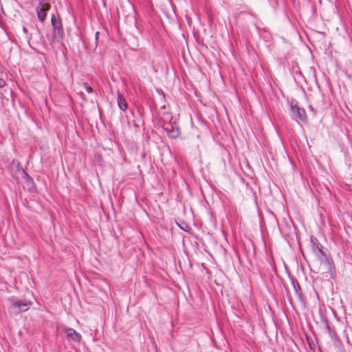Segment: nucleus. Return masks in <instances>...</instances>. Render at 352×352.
<instances>
[{"instance_id":"obj_1","label":"nucleus","mask_w":352,"mask_h":352,"mask_svg":"<svg viewBox=\"0 0 352 352\" xmlns=\"http://www.w3.org/2000/svg\"><path fill=\"white\" fill-rule=\"evenodd\" d=\"M316 256L320 263L324 265L327 272L329 273L330 276L335 278L336 276V267L331 256L325 252H320Z\"/></svg>"},{"instance_id":"obj_2","label":"nucleus","mask_w":352,"mask_h":352,"mask_svg":"<svg viewBox=\"0 0 352 352\" xmlns=\"http://www.w3.org/2000/svg\"><path fill=\"white\" fill-rule=\"evenodd\" d=\"M31 305V302L27 300H16L10 305L11 311L15 315L28 311Z\"/></svg>"},{"instance_id":"obj_3","label":"nucleus","mask_w":352,"mask_h":352,"mask_svg":"<svg viewBox=\"0 0 352 352\" xmlns=\"http://www.w3.org/2000/svg\"><path fill=\"white\" fill-rule=\"evenodd\" d=\"M66 339L69 342H79L82 338L81 335L72 328L64 329Z\"/></svg>"},{"instance_id":"obj_4","label":"nucleus","mask_w":352,"mask_h":352,"mask_svg":"<svg viewBox=\"0 0 352 352\" xmlns=\"http://www.w3.org/2000/svg\"><path fill=\"white\" fill-rule=\"evenodd\" d=\"M326 329L328 331L330 338L334 341L335 346L336 347H340L342 349H343L342 342L340 340L336 330L332 329L328 324H327Z\"/></svg>"},{"instance_id":"obj_5","label":"nucleus","mask_w":352,"mask_h":352,"mask_svg":"<svg viewBox=\"0 0 352 352\" xmlns=\"http://www.w3.org/2000/svg\"><path fill=\"white\" fill-rule=\"evenodd\" d=\"M290 116L292 119L296 120L298 122H306L307 115L306 111H290Z\"/></svg>"},{"instance_id":"obj_6","label":"nucleus","mask_w":352,"mask_h":352,"mask_svg":"<svg viewBox=\"0 0 352 352\" xmlns=\"http://www.w3.org/2000/svg\"><path fill=\"white\" fill-rule=\"evenodd\" d=\"M311 248L314 252L316 254V255L318 254V253H320V252H324L323 245L319 243L318 240L316 238L311 237Z\"/></svg>"},{"instance_id":"obj_7","label":"nucleus","mask_w":352,"mask_h":352,"mask_svg":"<svg viewBox=\"0 0 352 352\" xmlns=\"http://www.w3.org/2000/svg\"><path fill=\"white\" fill-rule=\"evenodd\" d=\"M36 12L37 14L38 19L41 23H43L46 19L47 12L45 10H43V8L42 7H40L39 6H38L36 8Z\"/></svg>"},{"instance_id":"obj_8","label":"nucleus","mask_w":352,"mask_h":352,"mask_svg":"<svg viewBox=\"0 0 352 352\" xmlns=\"http://www.w3.org/2000/svg\"><path fill=\"white\" fill-rule=\"evenodd\" d=\"M118 104L120 110H126L127 109V103L124 98L121 95L118 94Z\"/></svg>"},{"instance_id":"obj_9","label":"nucleus","mask_w":352,"mask_h":352,"mask_svg":"<svg viewBox=\"0 0 352 352\" xmlns=\"http://www.w3.org/2000/svg\"><path fill=\"white\" fill-rule=\"evenodd\" d=\"M38 6L42 7L46 12L51 9L50 0H39V3Z\"/></svg>"},{"instance_id":"obj_10","label":"nucleus","mask_w":352,"mask_h":352,"mask_svg":"<svg viewBox=\"0 0 352 352\" xmlns=\"http://www.w3.org/2000/svg\"><path fill=\"white\" fill-rule=\"evenodd\" d=\"M291 283L292 285L293 288L294 289L295 292L298 294V289L300 290V284L298 283L297 279L294 278V276L290 277Z\"/></svg>"},{"instance_id":"obj_11","label":"nucleus","mask_w":352,"mask_h":352,"mask_svg":"<svg viewBox=\"0 0 352 352\" xmlns=\"http://www.w3.org/2000/svg\"><path fill=\"white\" fill-rule=\"evenodd\" d=\"M52 27H53V31H54V35H56V34L59 35L60 34V32H63L62 23L60 21H58V24L55 25V26H52Z\"/></svg>"},{"instance_id":"obj_12","label":"nucleus","mask_w":352,"mask_h":352,"mask_svg":"<svg viewBox=\"0 0 352 352\" xmlns=\"http://www.w3.org/2000/svg\"><path fill=\"white\" fill-rule=\"evenodd\" d=\"M291 110H301L300 107L298 105V102L296 100H292Z\"/></svg>"},{"instance_id":"obj_13","label":"nucleus","mask_w":352,"mask_h":352,"mask_svg":"<svg viewBox=\"0 0 352 352\" xmlns=\"http://www.w3.org/2000/svg\"><path fill=\"white\" fill-rule=\"evenodd\" d=\"M84 87H85V90H86V91H87V93H89V94H92V93H94V90H93V89H92V88H91V86H89L87 83H85V85H84Z\"/></svg>"},{"instance_id":"obj_14","label":"nucleus","mask_w":352,"mask_h":352,"mask_svg":"<svg viewBox=\"0 0 352 352\" xmlns=\"http://www.w3.org/2000/svg\"><path fill=\"white\" fill-rule=\"evenodd\" d=\"M51 23H52V26H55V25H57L58 24V21H57L56 20V16L54 14H53L52 15V17H51Z\"/></svg>"},{"instance_id":"obj_15","label":"nucleus","mask_w":352,"mask_h":352,"mask_svg":"<svg viewBox=\"0 0 352 352\" xmlns=\"http://www.w3.org/2000/svg\"><path fill=\"white\" fill-rule=\"evenodd\" d=\"M22 173H23L22 177L23 179H28V180L32 179L30 176L28 174V173L25 170L22 169Z\"/></svg>"},{"instance_id":"obj_16","label":"nucleus","mask_w":352,"mask_h":352,"mask_svg":"<svg viewBox=\"0 0 352 352\" xmlns=\"http://www.w3.org/2000/svg\"><path fill=\"white\" fill-rule=\"evenodd\" d=\"M99 35H100V32L98 31H97L95 34V43H96V47H97L98 45V39H99Z\"/></svg>"},{"instance_id":"obj_17","label":"nucleus","mask_w":352,"mask_h":352,"mask_svg":"<svg viewBox=\"0 0 352 352\" xmlns=\"http://www.w3.org/2000/svg\"><path fill=\"white\" fill-rule=\"evenodd\" d=\"M6 83L3 78H0V88H3Z\"/></svg>"},{"instance_id":"obj_18","label":"nucleus","mask_w":352,"mask_h":352,"mask_svg":"<svg viewBox=\"0 0 352 352\" xmlns=\"http://www.w3.org/2000/svg\"><path fill=\"white\" fill-rule=\"evenodd\" d=\"M23 32H24L25 33H27V32H28V30H27V28H25V27H23Z\"/></svg>"},{"instance_id":"obj_19","label":"nucleus","mask_w":352,"mask_h":352,"mask_svg":"<svg viewBox=\"0 0 352 352\" xmlns=\"http://www.w3.org/2000/svg\"><path fill=\"white\" fill-rule=\"evenodd\" d=\"M102 111H99V113H100V117H101V116H102Z\"/></svg>"},{"instance_id":"obj_20","label":"nucleus","mask_w":352,"mask_h":352,"mask_svg":"<svg viewBox=\"0 0 352 352\" xmlns=\"http://www.w3.org/2000/svg\"><path fill=\"white\" fill-rule=\"evenodd\" d=\"M19 165H20V164H19V162H17V167H18V168L19 167Z\"/></svg>"}]
</instances>
